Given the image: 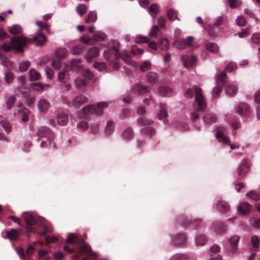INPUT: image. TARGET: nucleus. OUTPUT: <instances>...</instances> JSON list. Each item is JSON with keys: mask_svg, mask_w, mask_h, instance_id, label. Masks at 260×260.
I'll return each instance as SVG.
<instances>
[{"mask_svg": "<svg viewBox=\"0 0 260 260\" xmlns=\"http://www.w3.org/2000/svg\"><path fill=\"white\" fill-rule=\"evenodd\" d=\"M159 47L164 50H167L169 48V42L167 39H160L158 42Z\"/></svg>", "mask_w": 260, "mask_h": 260, "instance_id": "nucleus-40", "label": "nucleus"}, {"mask_svg": "<svg viewBox=\"0 0 260 260\" xmlns=\"http://www.w3.org/2000/svg\"><path fill=\"white\" fill-rule=\"evenodd\" d=\"M114 129L113 123L111 121H108L105 129V134L106 135H110L113 132Z\"/></svg>", "mask_w": 260, "mask_h": 260, "instance_id": "nucleus-44", "label": "nucleus"}, {"mask_svg": "<svg viewBox=\"0 0 260 260\" xmlns=\"http://www.w3.org/2000/svg\"><path fill=\"white\" fill-rule=\"evenodd\" d=\"M47 41L46 36L39 29L31 38L24 37H12L9 41L6 42L2 45L3 49L6 52L13 50L16 52H22L23 47L27 43H34L37 46H43Z\"/></svg>", "mask_w": 260, "mask_h": 260, "instance_id": "nucleus-1", "label": "nucleus"}, {"mask_svg": "<svg viewBox=\"0 0 260 260\" xmlns=\"http://www.w3.org/2000/svg\"><path fill=\"white\" fill-rule=\"evenodd\" d=\"M108 106V104L106 102H100L93 105H87L79 113V117L80 118L87 119L88 116L91 114L101 116L103 114L104 110Z\"/></svg>", "mask_w": 260, "mask_h": 260, "instance_id": "nucleus-6", "label": "nucleus"}, {"mask_svg": "<svg viewBox=\"0 0 260 260\" xmlns=\"http://www.w3.org/2000/svg\"><path fill=\"white\" fill-rule=\"evenodd\" d=\"M30 65V62L28 60H24L22 61L19 66V70L20 72L25 71Z\"/></svg>", "mask_w": 260, "mask_h": 260, "instance_id": "nucleus-53", "label": "nucleus"}, {"mask_svg": "<svg viewBox=\"0 0 260 260\" xmlns=\"http://www.w3.org/2000/svg\"><path fill=\"white\" fill-rule=\"evenodd\" d=\"M56 57L59 59H62L67 56V50L64 48H61L56 50Z\"/></svg>", "mask_w": 260, "mask_h": 260, "instance_id": "nucleus-39", "label": "nucleus"}, {"mask_svg": "<svg viewBox=\"0 0 260 260\" xmlns=\"http://www.w3.org/2000/svg\"><path fill=\"white\" fill-rule=\"evenodd\" d=\"M77 127L78 128L85 130L89 128V125L86 121L82 120L77 123Z\"/></svg>", "mask_w": 260, "mask_h": 260, "instance_id": "nucleus-56", "label": "nucleus"}, {"mask_svg": "<svg viewBox=\"0 0 260 260\" xmlns=\"http://www.w3.org/2000/svg\"><path fill=\"white\" fill-rule=\"evenodd\" d=\"M61 60L57 58L53 59L51 62V66L55 70H58L61 66Z\"/></svg>", "mask_w": 260, "mask_h": 260, "instance_id": "nucleus-60", "label": "nucleus"}, {"mask_svg": "<svg viewBox=\"0 0 260 260\" xmlns=\"http://www.w3.org/2000/svg\"><path fill=\"white\" fill-rule=\"evenodd\" d=\"M227 131L225 127H218L216 130L215 137L218 141L224 145L229 144L231 150L238 149L239 144L238 143L230 144L231 140L226 136Z\"/></svg>", "mask_w": 260, "mask_h": 260, "instance_id": "nucleus-7", "label": "nucleus"}, {"mask_svg": "<svg viewBox=\"0 0 260 260\" xmlns=\"http://www.w3.org/2000/svg\"><path fill=\"white\" fill-rule=\"evenodd\" d=\"M82 75L87 79L91 80L93 78V73L89 69H85L82 73Z\"/></svg>", "mask_w": 260, "mask_h": 260, "instance_id": "nucleus-58", "label": "nucleus"}, {"mask_svg": "<svg viewBox=\"0 0 260 260\" xmlns=\"http://www.w3.org/2000/svg\"><path fill=\"white\" fill-rule=\"evenodd\" d=\"M158 93L161 96H169L172 95V89L166 86H160L158 89Z\"/></svg>", "mask_w": 260, "mask_h": 260, "instance_id": "nucleus-27", "label": "nucleus"}, {"mask_svg": "<svg viewBox=\"0 0 260 260\" xmlns=\"http://www.w3.org/2000/svg\"><path fill=\"white\" fill-rule=\"evenodd\" d=\"M57 123L60 125H66L68 121V116L63 113H59L57 116Z\"/></svg>", "mask_w": 260, "mask_h": 260, "instance_id": "nucleus-31", "label": "nucleus"}, {"mask_svg": "<svg viewBox=\"0 0 260 260\" xmlns=\"http://www.w3.org/2000/svg\"><path fill=\"white\" fill-rule=\"evenodd\" d=\"M16 96L14 95L9 96L6 101L7 108L9 110L11 109L15 103Z\"/></svg>", "mask_w": 260, "mask_h": 260, "instance_id": "nucleus-46", "label": "nucleus"}, {"mask_svg": "<svg viewBox=\"0 0 260 260\" xmlns=\"http://www.w3.org/2000/svg\"><path fill=\"white\" fill-rule=\"evenodd\" d=\"M237 112L242 116H248L250 114V109L248 105L244 103L239 104L237 107Z\"/></svg>", "mask_w": 260, "mask_h": 260, "instance_id": "nucleus-18", "label": "nucleus"}, {"mask_svg": "<svg viewBox=\"0 0 260 260\" xmlns=\"http://www.w3.org/2000/svg\"><path fill=\"white\" fill-rule=\"evenodd\" d=\"M174 126L181 131H184L187 129V125L184 122L176 121L174 122Z\"/></svg>", "mask_w": 260, "mask_h": 260, "instance_id": "nucleus-47", "label": "nucleus"}, {"mask_svg": "<svg viewBox=\"0 0 260 260\" xmlns=\"http://www.w3.org/2000/svg\"><path fill=\"white\" fill-rule=\"evenodd\" d=\"M83 68L81 59H73L69 63L64 65V71H72L74 72H79Z\"/></svg>", "mask_w": 260, "mask_h": 260, "instance_id": "nucleus-10", "label": "nucleus"}, {"mask_svg": "<svg viewBox=\"0 0 260 260\" xmlns=\"http://www.w3.org/2000/svg\"><path fill=\"white\" fill-rule=\"evenodd\" d=\"M28 110L24 107L18 108L14 112V115H18L19 116L21 117L22 120L23 122H26L28 120Z\"/></svg>", "mask_w": 260, "mask_h": 260, "instance_id": "nucleus-21", "label": "nucleus"}, {"mask_svg": "<svg viewBox=\"0 0 260 260\" xmlns=\"http://www.w3.org/2000/svg\"><path fill=\"white\" fill-rule=\"evenodd\" d=\"M217 208L220 212L226 213L229 211L230 207L225 202L219 201L217 204Z\"/></svg>", "mask_w": 260, "mask_h": 260, "instance_id": "nucleus-29", "label": "nucleus"}, {"mask_svg": "<svg viewBox=\"0 0 260 260\" xmlns=\"http://www.w3.org/2000/svg\"><path fill=\"white\" fill-rule=\"evenodd\" d=\"M93 66L101 72H107L109 71H114L112 66H109L107 62H95Z\"/></svg>", "mask_w": 260, "mask_h": 260, "instance_id": "nucleus-17", "label": "nucleus"}, {"mask_svg": "<svg viewBox=\"0 0 260 260\" xmlns=\"http://www.w3.org/2000/svg\"><path fill=\"white\" fill-rule=\"evenodd\" d=\"M249 164L245 160L241 161L239 165V168L235 173V175L238 178H242L247 174L248 171Z\"/></svg>", "mask_w": 260, "mask_h": 260, "instance_id": "nucleus-12", "label": "nucleus"}, {"mask_svg": "<svg viewBox=\"0 0 260 260\" xmlns=\"http://www.w3.org/2000/svg\"><path fill=\"white\" fill-rule=\"evenodd\" d=\"M20 230L12 229L6 232V238L9 239L10 240H16L20 234Z\"/></svg>", "mask_w": 260, "mask_h": 260, "instance_id": "nucleus-25", "label": "nucleus"}, {"mask_svg": "<svg viewBox=\"0 0 260 260\" xmlns=\"http://www.w3.org/2000/svg\"><path fill=\"white\" fill-rule=\"evenodd\" d=\"M240 237L237 235H233L229 239L228 242L231 245L232 251H234L237 248V245Z\"/></svg>", "mask_w": 260, "mask_h": 260, "instance_id": "nucleus-23", "label": "nucleus"}, {"mask_svg": "<svg viewBox=\"0 0 260 260\" xmlns=\"http://www.w3.org/2000/svg\"><path fill=\"white\" fill-rule=\"evenodd\" d=\"M247 198L251 199L253 201H258L260 197L258 192L255 190H250L246 194Z\"/></svg>", "mask_w": 260, "mask_h": 260, "instance_id": "nucleus-41", "label": "nucleus"}, {"mask_svg": "<svg viewBox=\"0 0 260 260\" xmlns=\"http://www.w3.org/2000/svg\"><path fill=\"white\" fill-rule=\"evenodd\" d=\"M186 241V237L183 234H174L171 237V243L174 245H181Z\"/></svg>", "mask_w": 260, "mask_h": 260, "instance_id": "nucleus-16", "label": "nucleus"}, {"mask_svg": "<svg viewBox=\"0 0 260 260\" xmlns=\"http://www.w3.org/2000/svg\"><path fill=\"white\" fill-rule=\"evenodd\" d=\"M195 241L197 246H202L205 244L207 239L205 236L201 235L196 237Z\"/></svg>", "mask_w": 260, "mask_h": 260, "instance_id": "nucleus-42", "label": "nucleus"}, {"mask_svg": "<svg viewBox=\"0 0 260 260\" xmlns=\"http://www.w3.org/2000/svg\"><path fill=\"white\" fill-rule=\"evenodd\" d=\"M251 226L258 228L260 226V219L256 217H252L249 220Z\"/></svg>", "mask_w": 260, "mask_h": 260, "instance_id": "nucleus-51", "label": "nucleus"}, {"mask_svg": "<svg viewBox=\"0 0 260 260\" xmlns=\"http://www.w3.org/2000/svg\"><path fill=\"white\" fill-rule=\"evenodd\" d=\"M188 256L183 254H177L173 255L170 260H187Z\"/></svg>", "mask_w": 260, "mask_h": 260, "instance_id": "nucleus-55", "label": "nucleus"}, {"mask_svg": "<svg viewBox=\"0 0 260 260\" xmlns=\"http://www.w3.org/2000/svg\"><path fill=\"white\" fill-rule=\"evenodd\" d=\"M134 133L133 130L130 127L125 128L122 134V138L125 140L132 139Z\"/></svg>", "mask_w": 260, "mask_h": 260, "instance_id": "nucleus-33", "label": "nucleus"}, {"mask_svg": "<svg viewBox=\"0 0 260 260\" xmlns=\"http://www.w3.org/2000/svg\"><path fill=\"white\" fill-rule=\"evenodd\" d=\"M38 139L42 141L40 146L42 148L49 144L51 145V141L53 138L52 132L46 127H41L38 131Z\"/></svg>", "mask_w": 260, "mask_h": 260, "instance_id": "nucleus-8", "label": "nucleus"}, {"mask_svg": "<svg viewBox=\"0 0 260 260\" xmlns=\"http://www.w3.org/2000/svg\"><path fill=\"white\" fill-rule=\"evenodd\" d=\"M194 40V37L192 36L187 37L185 39H183L181 40V42L183 43V46H180L178 43L179 40H176L175 41L174 44L179 49H183L184 47L186 46H190L192 45V42Z\"/></svg>", "mask_w": 260, "mask_h": 260, "instance_id": "nucleus-22", "label": "nucleus"}, {"mask_svg": "<svg viewBox=\"0 0 260 260\" xmlns=\"http://www.w3.org/2000/svg\"><path fill=\"white\" fill-rule=\"evenodd\" d=\"M205 48L212 53H217L219 52V47L217 44L214 42H209L205 45Z\"/></svg>", "mask_w": 260, "mask_h": 260, "instance_id": "nucleus-26", "label": "nucleus"}, {"mask_svg": "<svg viewBox=\"0 0 260 260\" xmlns=\"http://www.w3.org/2000/svg\"><path fill=\"white\" fill-rule=\"evenodd\" d=\"M194 93L195 94L197 107L194 108V111L191 114V119L192 121H194L200 117V115L198 112L203 111L206 107L205 96L200 87L194 86L192 88L187 89L185 91V95L187 98H191Z\"/></svg>", "mask_w": 260, "mask_h": 260, "instance_id": "nucleus-3", "label": "nucleus"}, {"mask_svg": "<svg viewBox=\"0 0 260 260\" xmlns=\"http://www.w3.org/2000/svg\"><path fill=\"white\" fill-rule=\"evenodd\" d=\"M87 10V7L84 4H79L76 8L77 13L81 16L86 13Z\"/></svg>", "mask_w": 260, "mask_h": 260, "instance_id": "nucleus-49", "label": "nucleus"}, {"mask_svg": "<svg viewBox=\"0 0 260 260\" xmlns=\"http://www.w3.org/2000/svg\"><path fill=\"white\" fill-rule=\"evenodd\" d=\"M100 54V49L97 47H92L88 50L86 59L88 63H91L92 60L98 57Z\"/></svg>", "mask_w": 260, "mask_h": 260, "instance_id": "nucleus-14", "label": "nucleus"}, {"mask_svg": "<svg viewBox=\"0 0 260 260\" xmlns=\"http://www.w3.org/2000/svg\"><path fill=\"white\" fill-rule=\"evenodd\" d=\"M100 123L99 122H94L90 123L89 128L91 132L94 134H98L99 131Z\"/></svg>", "mask_w": 260, "mask_h": 260, "instance_id": "nucleus-54", "label": "nucleus"}, {"mask_svg": "<svg viewBox=\"0 0 260 260\" xmlns=\"http://www.w3.org/2000/svg\"><path fill=\"white\" fill-rule=\"evenodd\" d=\"M139 122L143 126L142 128V132L144 135L148 136H152L155 134V129L152 126L151 121L142 119L140 120Z\"/></svg>", "mask_w": 260, "mask_h": 260, "instance_id": "nucleus-11", "label": "nucleus"}, {"mask_svg": "<svg viewBox=\"0 0 260 260\" xmlns=\"http://www.w3.org/2000/svg\"><path fill=\"white\" fill-rule=\"evenodd\" d=\"M151 63L149 60L145 61L140 66V70L143 72H145L151 69Z\"/></svg>", "mask_w": 260, "mask_h": 260, "instance_id": "nucleus-50", "label": "nucleus"}, {"mask_svg": "<svg viewBox=\"0 0 260 260\" xmlns=\"http://www.w3.org/2000/svg\"><path fill=\"white\" fill-rule=\"evenodd\" d=\"M167 16L171 21L179 19L178 17V11L173 9H170L167 11Z\"/></svg>", "mask_w": 260, "mask_h": 260, "instance_id": "nucleus-30", "label": "nucleus"}, {"mask_svg": "<svg viewBox=\"0 0 260 260\" xmlns=\"http://www.w3.org/2000/svg\"><path fill=\"white\" fill-rule=\"evenodd\" d=\"M22 216L26 223V235L27 237H29L31 234L36 232L38 235L44 236L53 230L45 222L43 218L39 216L35 213L24 212Z\"/></svg>", "mask_w": 260, "mask_h": 260, "instance_id": "nucleus-2", "label": "nucleus"}, {"mask_svg": "<svg viewBox=\"0 0 260 260\" xmlns=\"http://www.w3.org/2000/svg\"><path fill=\"white\" fill-rule=\"evenodd\" d=\"M148 89V87L147 86H143L141 84H137L134 86L133 90L134 92L142 93L146 92Z\"/></svg>", "mask_w": 260, "mask_h": 260, "instance_id": "nucleus-37", "label": "nucleus"}, {"mask_svg": "<svg viewBox=\"0 0 260 260\" xmlns=\"http://www.w3.org/2000/svg\"><path fill=\"white\" fill-rule=\"evenodd\" d=\"M38 107L40 111L44 113L49 108L50 103L46 100L42 99L39 101Z\"/></svg>", "mask_w": 260, "mask_h": 260, "instance_id": "nucleus-24", "label": "nucleus"}, {"mask_svg": "<svg viewBox=\"0 0 260 260\" xmlns=\"http://www.w3.org/2000/svg\"><path fill=\"white\" fill-rule=\"evenodd\" d=\"M83 50V46L78 45L72 48L71 52L73 54L77 55L81 53Z\"/></svg>", "mask_w": 260, "mask_h": 260, "instance_id": "nucleus-52", "label": "nucleus"}, {"mask_svg": "<svg viewBox=\"0 0 260 260\" xmlns=\"http://www.w3.org/2000/svg\"><path fill=\"white\" fill-rule=\"evenodd\" d=\"M252 245L255 247H258L260 245V240L256 236H253L251 237Z\"/></svg>", "mask_w": 260, "mask_h": 260, "instance_id": "nucleus-63", "label": "nucleus"}, {"mask_svg": "<svg viewBox=\"0 0 260 260\" xmlns=\"http://www.w3.org/2000/svg\"><path fill=\"white\" fill-rule=\"evenodd\" d=\"M148 40L146 37L142 35H139L135 38V42L137 43H143L148 42Z\"/></svg>", "mask_w": 260, "mask_h": 260, "instance_id": "nucleus-57", "label": "nucleus"}, {"mask_svg": "<svg viewBox=\"0 0 260 260\" xmlns=\"http://www.w3.org/2000/svg\"><path fill=\"white\" fill-rule=\"evenodd\" d=\"M226 82L227 77L224 72H221L216 74V86L214 88L212 91L214 98H216L218 96L222 87Z\"/></svg>", "mask_w": 260, "mask_h": 260, "instance_id": "nucleus-9", "label": "nucleus"}, {"mask_svg": "<svg viewBox=\"0 0 260 260\" xmlns=\"http://www.w3.org/2000/svg\"><path fill=\"white\" fill-rule=\"evenodd\" d=\"M147 80L148 82L153 84L157 81V75L155 72H151L146 75Z\"/></svg>", "mask_w": 260, "mask_h": 260, "instance_id": "nucleus-36", "label": "nucleus"}, {"mask_svg": "<svg viewBox=\"0 0 260 260\" xmlns=\"http://www.w3.org/2000/svg\"><path fill=\"white\" fill-rule=\"evenodd\" d=\"M14 79V74L10 71L5 72V79L8 84H10L13 82Z\"/></svg>", "mask_w": 260, "mask_h": 260, "instance_id": "nucleus-43", "label": "nucleus"}, {"mask_svg": "<svg viewBox=\"0 0 260 260\" xmlns=\"http://www.w3.org/2000/svg\"><path fill=\"white\" fill-rule=\"evenodd\" d=\"M148 13L153 18H154L156 14L159 12V7L156 4H154L150 6L148 10Z\"/></svg>", "mask_w": 260, "mask_h": 260, "instance_id": "nucleus-35", "label": "nucleus"}, {"mask_svg": "<svg viewBox=\"0 0 260 260\" xmlns=\"http://www.w3.org/2000/svg\"><path fill=\"white\" fill-rule=\"evenodd\" d=\"M96 41H104L107 38L106 35L101 31L97 32L93 36Z\"/></svg>", "mask_w": 260, "mask_h": 260, "instance_id": "nucleus-48", "label": "nucleus"}, {"mask_svg": "<svg viewBox=\"0 0 260 260\" xmlns=\"http://www.w3.org/2000/svg\"><path fill=\"white\" fill-rule=\"evenodd\" d=\"M183 65L187 68H192L196 66L197 58L193 55H184L182 57Z\"/></svg>", "mask_w": 260, "mask_h": 260, "instance_id": "nucleus-13", "label": "nucleus"}, {"mask_svg": "<svg viewBox=\"0 0 260 260\" xmlns=\"http://www.w3.org/2000/svg\"><path fill=\"white\" fill-rule=\"evenodd\" d=\"M238 91L237 87L233 84L229 85L225 89V92L230 95H233L237 93Z\"/></svg>", "mask_w": 260, "mask_h": 260, "instance_id": "nucleus-38", "label": "nucleus"}, {"mask_svg": "<svg viewBox=\"0 0 260 260\" xmlns=\"http://www.w3.org/2000/svg\"><path fill=\"white\" fill-rule=\"evenodd\" d=\"M252 42L253 43L260 44V33H255L251 37Z\"/></svg>", "mask_w": 260, "mask_h": 260, "instance_id": "nucleus-64", "label": "nucleus"}, {"mask_svg": "<svg viewBox=\"0 0 260 260\" xmlns=\"http://www.w3.org/2000/svg\"><path fill=\"white\" fill-rule=\"evenodd\" d=\"M1 123L3 128L6 132L8 133L11 131V126L10 123L7 120H3L1 121Z\"/></svg>", "mask_w": 260, "mask_h": 260, "instance_id": "nucleus-59", "label": "nucleus"}, {"mask_svg": "<svg viewBox=\"0 0 260 260\" xmlns=\"http://www.w3.org/2000/svg\"><path fill=\"white\" fill-rule=\"evenodd\" d=\"M158 31V27L157 25H154L152 27L150 31L149 32V36L152 38H155L157 36Z\"/></svg>", "mask_w": 260, "mask_h": 260, "instance_id": "nucleus-61", "label": "nucleus"}, {"mask_svg": "<svg viewBox=\"0 0 260 260\" xmlns=\"http://www.w3.org/2000/svg\"><path fill=\"white\" fill-rule=\"evenodd\" d=\"M160 110L157 114V117L159 120H162L165 123H167L168 120L167 117L168 114L166 110V106L165 105H160Z\"/></svg>", "mask_w": 260, "mask_h": 260, "instance_id": "nucleus-19", "label": "nucleus"}, {"mask_svg": "<svg viewBox=\"0 0 260 260\" xmlns=\"http://www.w3.org/2000/svg\"><path fill=\"white\" fill-rule=\"evenodd\" d=\"M237 209L240 213L247 214L250 211V205L246 202H243L239 204Z\"/></svg>", "mask_w": 260, "mask_h": 260, "instance_id": "nucleus-20", "label": "nucleus"}, {"mask_svg": "<svg viewBox=\"0 0 260 260\" xmlns=\"http://www.w3.org/2000/svg\"><path fill=\"white\" fill-rule=\"evenodd\" d=\"M8 30L11 34L16 35L21 33L22 31V28L19 24H15L8 27Z\"/></svg>", "mask_w": 260, "mask_h": 260, "instance_id": "nucleus-28", "label": "nucleus"}, {"mask_svg": "<svg viewBox=\"0 0 260 260\" xmlns=\"http://www.w3.org/2000/svg\"><path fill=\"white\" fill-rule=\"evenodd\" d=\"M88 99L83 94H81L76 96L72 101V106L76 108H79L82 104L87 102Z\"/></svg>", "mask_w": 260, "mask_h": 260, "instance_id": "nucleus-15", "label": "nucleus"}, {"mask_svg": "<svg viewBox=\"0 0 260 260\" xmlns=\"http://www.w3.org/2000/svg\"><path fill=\"white\" fill-rule=\"evenodd\" d=\"M97 20V14L94 11L90 12L85 20L87 23L95 22Z\"/></svg>", "mask_w": 260, "mask_h": 260, "instance_id": "nucleus-45", "label": "nucleus"}, {"mask_svg": "<svg viewBox=\"0 0 260 260\" xmlns=\"http://www.w3.org/2000/svg\"><path fill=\"white\" fill-rule=\"evenodd\" d=\"M29 76L30 81H36L40 79V74L36 70L31 69L29 71Z\"/></svg>", "mask_w": 260, "mask_h": 260, "instance_id": "nucleus-34", "label": "nucleus"}, {"mask_svg": "<svg viewBox=\"0 0 260 260\" xmlns=\"http://www.w3.org/2000/svg\"><path fill=\"white\" fill-rule=\"evenodd\" d=\"M74 83L77 88L80 89L86 86L87 82L86 80L81 77H78L74 80Z\"/></svg>", "mask_w": 260, "mask_h": 260, "instance_id": "nucleus-32", "label": "nucleus"}, {"mask_svg": "<svg viewBox=\"0 0 260 260\" xmlns=\"http://www.w3.org/2000/svg\"><path fill=\"white\" fill-rule=\"evenodd\" d=\"M236 23L238 25L243 26L246 24V20L243 16H240L237 18Z\"/></svg>", "mask_w": 260, "mask_h": 260, "instance_id": "nucleus-62", "label": "nucleus"}, {"mask_svg": "<svg viewBox=\"0 0 260 260\" xmlns=\"http://www.w3.org/2000/svg\"><path fill=\"white\" fill-rule=\"evenodd\" d=\"M67 242L77 246L80 252L85 254V256L82 258V260H91L90 256L95 255L82 239H79L74 234H69L67 238Z\"/></svg>", "mask_w": 260, "mask_h": 260, "instance_id": "nucleus-5", "label": "nucleus"}, {"mask_svg": "<svg viewBox=\"0 0 260 260\" xmlns=\"http://www.w3.org/2000/svg\"><path fill=\"white\" fill-rule=\"evenodd\" d=\"M103 56L106 62L109 66H112V69L117 70L119 68V64L117 62L118 58H122L126 62V57H131V54L128 51L124 50L122 53L112 48L105 50Z\"/></svg>", "mask_w": 260, "mask_h": 260, "instance_id": "nucleus-4", "label": "nucleus"}]
</instances>
